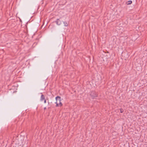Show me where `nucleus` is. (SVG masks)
I'll return each instance as SVG.
<instances>
[{
  "label": "nucleus",
  "mask_w": 147,
  "mask_h": 147,
  "mask_svg": "<svg viewBox=\"0 0 147 147\" xmlns=\"http://www.w3.org/2000/svg\"><path fill=\"white\" fill-rule=\"evenodd\" d=\"M63 24H64L65 26H68V24L67 22H63Z\"/></svg>",
  "instance_id": "nucleus-6"
},
{
  "label": "nucleus",
  "mask_w": 147,
  "mask_h": 147,
  "mask_svg": "<svg viewBox=\"0 0 147 147\" xmlns=\"http://www.w3.org/2000/svg\"><path fill=\"white\" fill-rule=\"evenodd\" d=\"M132 3V1H129L127 2V5H130Z\"/></svg>",
  "instance_id": "nucleus-5"
},
{
  "label": "nucleus",
  "mask_w": 147,
  "mask_h": 147,
  "mask_svg": "<svg viewBox=\"0 0 147 147\" xmlns=\"http://www.w3.org/2000/svg\"><path fill=\"white\" fill-rule=\"evenodd\" d=\"M120 112L121 113H122L123 112V109H120Z\"/></svg>",
  "instance_id": "nucleus-7"
},
{
  "label": "nucleus",
  "mask_w": 147,
  "mask_h": 147,
  "mask_svg": "<svg viewBox=\"0 0 147 147\" xmlns=\"http://www.w3.org/2000/svg\"><path fill=\"white\" fill-rule=\"evenodd\" d=\"M57 24L59 25H60L61 24V21L59 19H57L56 21Z\"/></svg>",
  "instance_id": "nucleus-3"
},
{
  "label": "nucleus",
  "mask_w": 147,
  "mask_h": 147,
  "mask_svg": "<svg viewBox=\"0 0 147 147\" xmlns=\"http://www.w3.org/2000/svg\"><path fill=\"white\" fill-rule=\"evenodd\" d=\"M46 109V107H45V108H44V109Z\"/></svg>",
  "instance_id": "nucleus-9"
},
{
  "label": "nucleus",
  "mask_w": 147,
  "mask_h": 147,
  "mask_svg": "<svg viewBox=\"0 0 147 147\" xmlns=\"http://www.w3.org/2000/svg\"><path fill=\"white\" fill-rule=\"evenodd\" d=\"M56 102L55 103L56 104V106H61L62 105V103L61 102V97L59 96H57L56 97Z\"/></svg>",
  "instance_id": "nucleus-1"
},
{
  "label": "nucleus",
  "mask_w": 147,
  "mask_h": 147,
  "mask_svg": "<svg viewBox=\"0 0 147 147\" xmlns=\"http://www.w3.org/2000/svg\"><path fill=\"white\" fill-rule=\"evenodd\" d=\"M45 99V97L44 96L43 94H42L40 97V100L42 101L43 100H44Z\"/></svg>",
  "instance_id": "nucleus-4"
},
{
  "label": "nucleus",
  "mask_w": 147,
  "mask_h": 147,
  "mask_svg": "<svg viewBox=\"0 0 147 147\" xmlns=\"http://www.w3.org/2000/svg\"><path fill=\"white\" fill-rule=\"evenodd\" d=\"M44 103H46V100L45 99L44 100Z\"/></svg>",
  "instance_id": "nucleus-8"
},
{
  "label": "nucleus",
  "mask_w": 147,
  "mask_h": 147,
  "mask_svg": "<svg viewBox=\"0 0 147 147\" xmlns=\"http://www.w3.org/2000/svg\"><path fill=\"white\" fill-rule=\"evenodd\" d=\"M97 94L94 91L91 92L90 94V95L92 98H94V97H96L97 96Z\"/></svg>",
  "instance_id": "nucleus-2"
}]
</instances>
